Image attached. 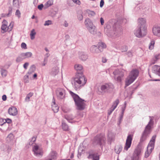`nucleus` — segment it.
I'll list each match as a JSON object with an SVG mask.
<instances>
[{
  "label": "nucleus",
  "instance_id": "obj_1",
  "mask_svg": "<svg viewBox=\"0 0 160 160\" xmlns=\"http://www.w3.org/2000/svg\"><path fill=\"white\" fill-rule=\"evenodd\" d=\"M117 23H115L113 26L110 22L107 23L105 28L104 31L108 36L115 38L121 35L122 33V28L119 26L117 28Z\"/></svg>",
  "mask_w": 160,
  "mask_h": 160
},
{
  "label": "nucleus",
  "instance_id": "obj_2",
  "mask_svg": "<svg viewBox=\"0 0 160 160\" xmlns=\"http://www.w3.org/2000/svg\"><path fill=\"white\" fill-rule=\"evenodd\" d=\"M139 24L137 29L135 31L134 34L138 38H141L146 34V21L143 18H140L138 19Z\"/></svg>",
  "mask_w": 160,
  "mask_h": 160
},
{
  "label": "nucleus",
  "instance_id": "obj_3",
  "mask_svg": "<svg viewBox=\"0 0 160 160\" xmlns=\"http://www.w3.org/2000/svg\"><path fill=\"white\" fill-rule=\"evenodd\" d=\"M69 93L74 99L76 109L80 111L83 110L85 107V103L84 102L85 100L71 91H70Z\"/></svg>",
  "mask_w": 160,
  "mask_h": 160
},
{
  "label": "nucleus",
  "instance_id": "obj_4",
  "mask_svg": "<svg viewBox=\"0 0 160 160\" xmlns=\"http://www.w3.org/2000/svg\"><path fill=\"white\" fill-rule=\"evenodd\" d=\"M87 79L82 73H78L74 78V86L76 90L80 89L81 86L84 85L86 83Z\"/></svg>",
  "mask_w": 160,
  "mask_h": 160
},
{
  "label": "nucleus",
  "instance_id": "obj_5",
  "mask_svg": "<svg viewBox=\"0 0 160 160\" xmlns=\"http://www.w3.org/2000/svg\"><path fill=\"white\" fill-rule=\"evenodd\" d=\"M150 121L148 124L146 126L145 130L142 134L140 138V142H142L145 141L149 137L150 133L151 126L153 124V118L149 116Z\"/></svg>",
  "mask_w": 160,
  "mask_h": 160
},
{
  "label": "nucleus",
  "instance_id": "obj_6",
  "mask_svg": "<svg viewBox=\"0 0 160 160\" xmlns=\"http://www.w3.org/2000/svg\"><path fill=\"white\" fill-rule=\"evenodd\" d=\"M139 73L137 69H133L131 71L129 75L126 79L125 87L128 86L135 81L138 77Z\"/></svg>",
  "mask_w": 160,
  "mask_h": 160
},
{
  "label": "nucleus",
  "instance_id": "obj_7",
  "mask_svg": "<svg viewBox=\"0 0 160 160\" xmlns=\"http://www.w3.org/2000/svg\"><path fill=\"white\" fill-rule=\"evenodd\" d=\"M105 138L104 136L102 134L96 135L92 140V144L94 146H100L102 147L103 144L105 143Z\"/></svg>",
  "mask_w": 160,
  "mask_h": 160
},
{
  "label": "nucleus",
  "instance_id": "obj_8",
  "mask_svg": "<svg viewBox=\"0 0 160 160\" xmlns=\"http://www.w3.org/2000/svg\"><path fill=\"white\" fill-rule=\"evenodd\" d=\"M156 137V135L153 136L150 141L147 147V151L145 153V158H147L149 156L152 150L153 149Z\"/></svg>",
  "mask_w": 160,
  "mask_h": 160
},
{
  "label": "nucleus",
  "instance_id": "obj_9",
  "mask_svg": "<svg viewBox=\"0 0 160 160\" xmlns=\"http://www.w3.org/2000/svg\"><path fill=\"white\" fill-rule=\"evenodd\" d=\"M114 88L113 84L111 83H106L101 85V90L102 92L109 93L112 91Z\"/></svg>",
  "mask_w": 160,
  "mask_h": 160
},
{
  "label": "nucleus",
  "instance_id": "obj_10",
  "mask_svg": "<svg viewBox=\"0 0 160 160\" xmlns=\"http://www.w3.org/2000/svg\"><path fill=\"white\" fill-rule=\"evenodd\" d=\"M32 151L35 156L41 158L43 154V151L42 148H39V146L35 145L33 147Z\"/></svg>",
  "mask_w": 160,
  "mask_h": 160
},
{
  "label": "nucleus",
  "instance_id": "obj_11",
  "mask_svg": "<svg viewBox=\"0 0 160 160\" xmlns=\"http://www.w3.org/2000/svg\"><path fill=\"white\" fill-rule=\"evenodd\" d=\"M32 55V53L30 52L25 53H22L17 58L16 61L18 62L22 61L23 59L31 57Z\"/></svg>",
  "mask_w": 160,
  "mask_h": 160
},
{
  "label": "nucleus",
  "instance_id": "obj_12",
  "mask_svg": "<svg viewBox=\"0 0 160 160\" xmlns=\"http://www.w3.org/2000/svg\"><path fill=\"white\" fill-rule=\"evenodd\" d=\"M56 94L58 99H63L65 98V90L64 89L58 88L56 90Z\"/></svg>",
  "mask_w": 160,
  "mask_h": 160
},
{
  "label": "nucleus",
  "instance_id": "obj_13",
  "mask_svg": "<svg viewBox=\"0 0 160 160\" xmlns=\"http://www.w3.org/2000/svg\"><path fill=\"white\" fill-rule=\"evenodd\" d=\"M132 136L131 134H129L128 136L124 147V150L128 151V148L130 147L132 140Z\"/></svg>",
  "mask_w": 160,
  "mask_h": 160
},
{
  "label": "nucleus",
  "instance_id": "obj_14",
  "mask_svg": "<svg viewBox=\"0 0 160 160\" xmlns=\"http://www.w3.org/2000/svg\"><path fill=\"white\" fill-rule=\"evenodd\" d=\"M141 152V148L139 147L137 148L135 150L132 160H140V156Z\"/></svg>",
  "mask_w": 160,
  "mask_h": 160
},
{
  "label": "nucleus",
  "instance_id": "obj_15",
  "mask_svg": "<svg viewBox=\"0 0 160 160\" xmlns=\"http://www.w3.org/2000/svg\"><path fill=\"white\" fill-rule=\"evenodd\" d=\"M9 114L12 116H15L18 114V111L17 108L14 107L10 108L8 111Z\"/></svg>",
  "mask_w": 160,
  "mask_h": 160
},
{
  "label": "nucleus",
  "instance_id": "obj_16",
  "mask_svg": "<svg viewBox=\"0 0 160 160\" xmlns=\"http://www.w3.org/2000/svg\"><path fill=\"white\" fill-rule=\"evenodd\" d=\"M152 32L154 35L160 37V27L158 25H155L152 28Z\"/></svg>",
  "mask_w": 160,
  "mask_h": 160
},
{
  "label": "nucleus",
  "instance_id": "obj_17",
  "mask_svg": "<svg viewBox=\"0 0 160 160\" xmlns=\"http://www.w3.org/2000/svg\"><path fill=\"white\" fill-rule=\"evenodd\" d=\"M90 52L93 53H98L100 52V51L99 49L98 46L93 45L90 48Z\"/></svg>",
  "mask_w": 160,
  "mask_h": 160
},
{
  "label": "nucleus",
  "instance_id": "obj_18",
  "mask_svg": "<svg viewBox=\"0 0 160 160\" xmlns=\"http://www.w3.org/2000/svg\"><path fill=\"white\" fill-rule=\"evenodd\" d=\"M152 72L160 77V66L155 65L153 66Z\"/></svg>",
  "mask_w": 160,
  "mask_h": 160
},
{
  "label": "nucleus",
  "instance_id": "obj_19",
  "mask_svg": "<svg viewBox=\"0 0 160 160\" xmlns=\"http://www.w3.org/2000/svg\"><path fill=\"white\" fill-rule=\"evenodd\" d=\"M89 32L92 34H95L96 33L97 29L96 27L94 25L87 28Z\"/></svg>",
  "mask_w": 160,
  "mask_h": 160
},
{
  "label": "nucleus",
  "instance_id": "obj_20",
  "mask_svg": "<svg viewBox=\"0 0 160 160\" xmlns=\"http://www.w3.org/2000/svg\"><path fill=\"white\" fill-rule=\"evenodd\" d=\"M79 58L82 61H86L88 58V55L84 52H80L79 53Z\"/></svg>",
  "mask_w": 160,
  "mask_h": 160
},
{
  "label": "nucleus",
  "instance_id": "obj_21",
  "mask_svg": "<svg viewBox=\"0 0 160 160\" xmlns=\"http://www.w3.org/2000/svg\"><path fill=\"white\" fill-rule=\"evenodd\" d=\"M85 25L87 28L93 25L92 22L89 18H87L84 22Z\"/></svg>",
  "mask_w": 160,
  "mask_h": 160
},
{
  "label": "nucleus",
  "instance_id": "obj_22",
  "mask_svg": "<svg viewBox=\"0 0 160 160\" xmlns=\"http://www.w3.org/2000/svg\"><path fill=\"white\" fill-rule=\"evenodd\" d=\"M59 72V68L57 67H55L52 68L51 74L53 76H55L57 75Z\"/></svg>",
  "mask_w": 160,
  "mask_h": 160
},
{
  "label": "nucleus",
  "instance_id": "obj_23",
  "mask_svg": "<svg viewBox=\"0 0 160 160\" xmlns=\"http://www.w3.org/2000/svg\"><path fill=\"white\" fill-rule=\"evenodd\" d=\"M52 108L54 112H57L58 111L59 107L56 104L54 100L52 102Z\"/></svg>",
  "mask_w": 160,
  "mask_h": 160
},
{
  "label": "nucleus",
  "instance_id": "obj_24",
  "mask_svg": "<svg viewBox=\"0 0 160 160\" xmlns=\"http://www.w3.org/2000/svg\"><path fill=\"white\" fill-rule=\"evenodd\" d=\"M122 146L120 145H118L115 146L114 151L117 154H119L122 151Z\"/></svg>",
  "mask_w": 160,
  "mask_h": 160
},
{
  "label": "nucleus",
  "instance_id": "obj_25",
  "mask_svg": "<svg viewBox=\"0 0 160 160\" xmlns=\"http://www.w3.org/2000/svg\"><path fill=\"white\" fill-rule=\"evenodd\" d=\"M53 0H49L45 4L44 7V9H46L48 7L52 5L53 4Z\"/></svg>",
  "mask_w": 160,
  "mask_h": 160
},
{
  "label": "nucleus",
  "instance_id": "obj_26",
  "mask_svg": "<svg viewBox=\"0 0 160 160\" xmlns=\"http://www.w3.org/2000/svg\"><path fill=\"white\" fill-rule=\"evenodd\" d=\"M98 47L99 49L101 50L100 51V52H102L103 50V49L105 48L106 47V46L105 44L103 42H101L98 45Z\"/></svg>",
  "mask_w": 160,
  "mask_h": 160
},
{
  "label": "nucleus",
  "instance_id": "obj_27",
  "mask_svg": "<svg viewBox=\"0 0 160 160\" xmlns=\"http://www.w3.org/2000/svg\"><path fill=\"white\" fill-rule=\"evenodd\" d=\"M2 23L3 24L2 25L1 29L2 30L6 31L8 27L7 25V22L4 20L3 21Z\"/></svg>",
  "mask_w": 160,
  "mask_h": 160
},
{
  "label": "nucleus",
  "instance_id": "obj_28",
  "mask_svg": "<svg viewBox=\"0 0 160 160\" xmlns=\"http://www.w3.org/2000/svg\"><path fill=\"white\" fill-rule=\"evenodd\" d=\"M19 0H13V7L18 8L19 7Z\"/></svg>",
  "mask_w": 160,
  "mask_h": 160
},
{
  "label": "nucleus",
  "instance_id": "obj_29",
  "mask_svg": "<svg viewBox=\"0 0 160 160\" xmlns=\"http://www.w3.org/2000/svg\"><path fill=\"white\" fill-rule=\"evenodd\" d=\"M65 118L67 119L69 122H72L70 121L72 120L74 118V117L72 115H67L65 116Z\"/></svg>",
  "mask_w": 160,
  "mask_h": 160
},
{
  "label": "nucleus",
  "instance_id": "obj_30",
  "mask_svg": "<svg viewBox=\"0 0 160 160\" xmlns=\"http://www.w3.org/2000/svg\"><path fill=\"white\" fill-rule=\"evenodd\" d=\"M62 127L63 130L64 131H67L69 130L68 125L65 122L62 123Z\"/></svg>",
  "mask_w": 160,
  "mask_h": 160
},
{
  "label": "nucleus",
  "instance_id": "obj_31",
  "mask_svg": "<svg viewBox=\"0 0 160 160\" xmlns=\"http://www.w3.org/2000/svg\"><path fill=\"white\" fill-rule=\"evenodd\" d=\"M36 70V67L34 65H32L28 72V73L31 74L34 72Z\"/></svg>",
  "mask_w": 160,
  "mask_h": 160
},
{
  "label": "nucleus",
  "instance_id": "obj_32",
  "mask_svg": "<svg viewBox=\"0 0 160 160\" xmlns=\"http://www.w3.org/2000/svg\"><path fill=\"white\" fill-rule=\"evenodd\" d=\"M36 34V32H35V30L34 29H32L30 33V36L31 39V40H33L35 38V35Z\"/></svg>",
  "mask_w": 160,
  "mask_h": 160
},
{
  "label": "nucleus",
  "instance_id": "obj_33",
  "mask_svg": "<svg viewBox=\"0 0 160 160\" xmlns=\"http://www.w3.org/2000/svg\"><path fill=\"white\" fill-rule=\"evenodd\" d=\"M74 68L77 71H80L82 69V67L81 65L77 64L75 65Z\"/></svg>",
  "mask_w": 160,
  "mask_h": 160
},
{
  "label": "nucleus",
  "instance_id": "obj_34",
  "mask_svg": "<svg viewBox=\"0 0 160 160\" xmlns=\"http://www.w3.org/2000/svg\"><path fill=\"white\" fill-rule=\"evenodd\" d=\"M87 12L89 16H94L96 15V13L93 11H91L89 10L87 11Z\"/></svg>",
  "mask_w": 160,
  "mask_h": 160
},
{
  "label": "nucleus",
  "instance_id": "obj_35",
  "mask_svg": "<svg viewBox=\"0 0 160 160\" xmlns=\"http://www.w3.org/2000/svg\"><path fill=\"white\" fill-rule=\"evenodd\" d=\"M33 93L32 92H30L28 94L25 98V100L27 102H29V101L30 98L33 95Z\"/></svg>",
  "mask_w": 160,
  "mask_h": 160
},
{
  "label": "nucleus",
  "instance_id": "obj_36",
  "mask_svg": "<svg viewBox=\"0 0 160 160\" xmlns=\"http://www.w3.org/2000/svg\"><path fill=\"white\" fill-rule=\"evenodd\" d=\"M119 101L118 99H117L113 102V105L112 106V107L115 109L117 107V105L119 104Z\"/></svg>",
  "mask_w": 160,
  "mask_h": 160
},
{
  "label": "nucleus",
  "instance_id": "obj_37",
  "mask_svg": "<svg viewBox=\"0 0 160 160\" xmlns=\"http://www.w3.org/2000/svg\"><path fill=\"white\" fill-rule=\"evenodd\" d=\"M154 41L153 40L151 41L149 44V48L150 50L153 49L154 46Z\"/></svg>",
  "mask_w": 160,
  "mask_h": 160
},
{
  "label": "nucleus",
  "instance_id": "obj_38",
  "mask_svg": "<svg viewBox=\"0 0 160 160\" xmlns=\"http://www.w3.org/2000/svg\"><path fill=\"white\" fill-rule=\"evenodd\" d=\"M1 75L3 77H6L7 74V71L3 69H1Z\"/></svg>",
  "mask_w": 160,
  "mask_h": 160
},
{
  "label": "nucleus",
  "instance_id": "obj_39",
  "mask_svg": "<svg viewBox=\"0 0 160 160\" xmlns=\"http://www.w3.org/2000/svg\"><path fill=\"white\" fill-rule=\"evenodd\" d=\"M93 160H99V156L97 154H94L92 155Z\"/></svg>",
  "mask_w": 160,
  "mask_h": 160
},
{
  "label": "nucleus",
  "instance_id": "obj_40",
  "mask_svg": "<svg viewBox=\"0 0 160 160\" xmlns=\"http://www.w3.org/2000/svg\"><path fill=\"white\" fill-rule=\"evenodd\" d=\"M12 12V8L11 7H10L8 9V12L7 13V17H9L11 15Z\"/></svg>",
  "mask_w": 160,
  "mask_h": 160
},
{
  "label": "nucleus",
  "instance_id": "obj_41",
  "mask_svg": "<svg viewBox=\"0 0 160 160\" xmlns=\"http://www.w3.org/2000/svg\"><path fill=\"white\" fill-rule=\"evenodd\" d=\"M120 73V71L119 70H116L113 72V74L114 76H116L118 75Z\"/></svg>",
  "mask_w": 160,
  "mask_h": 160
},
{
  "label": "nucleus",
  "instance_id": "obj_42",
  "mask_svg": "<svg viewBox=\"0 0 160 160\" xmlns=\"http://www.w3.org/2000/svg\"><path fill=\"white\" fill-rule=\"evenodd\" d=\"M52 24V21L51 20H48V21H46L45 22V23L44 24V25L46 26H48Z\"/></svg>",
  "mask_w": 160,
  "mask_h": 160
},
{
  "label": "nucleus",
  "instance_id": "obj_43",
  "mask_svg": "<svg viewBox=\"0 0 160 160\" xmlns=\"http://www.w3.org/2000/svg\"><path fill=\"white\" fill-rule=\"evenodd\" d=\"M108 140L110 141H111L113 140V137L112 136V134L111 133H109L108 135Z\"/></svg>",
  "mask_w": 160,
  "mask_h": 160
},
{
  "label": "nucleus",
  "instance_id": "obj_44",
  "mask_svg": "<svg viewBox=\"0 0 160 160\" xmlns=\"http://www.w3.org/2000/svg\"><path fill=\"white\" fill-rule=\"evenodd\" d=\"M122 78L120 76H118L117 77H116V76L114 77V79L116 80L118 82H120L122 80Z\"/></svg>",
  "mask_w": 160,
  "mask_h": 160
},
{
  "label": "nucleus",
  "instance_id": "obj_45",
  "mask_svg": "<svg viewBox=\"0 0 160 160\" xmlns=\"http://www.w3.org/2000/svg\"><path fill=\"white\" fill-rule=\"evenodd\" d=\"M16 15L19 18L20 17L21 13L20 11L18 9L16 10L15 12Z\"/></svg>",
  "mask_w": 160,
  "mask_h": 160
},
{
  "label": "nucleus",
  "instance_id": "obj_46",
  "mask_svg": "<svg viewBox=\"0 0 160 160\" xmlns=\"http://www.w3.org/2000/svg\"><path fill=\"white\" fill-rule=\"evenodd\" d=\"M5 124L7 122L8 123H10L12 122V120L11 119L8 118L7 119H4Z\"/></svg>",
  "mask_w": 160,
  "mask_h": 160
},
{
  "label": "nucleus",
  "instance_id": "obj_47",
  "mask_svg": "<svg viewBox=\"0 0 160 160\" xmlns=\"http://www.w3.org/2000/svg\"><path fill=\"white\" fill-rule=\"evenodd\" d=\"M21 47L22 48H24V49L27 48L26 44L24 42H22V43Z\"/></svg>",
  "mask_w": 160,
  "mask_h": 160
},
{
  "label": "nucleus",
  "instance_id": "obj_48",
  "mask_svg": "<svg viewBox=\"0 0 160 160\" xmlns=\"http://www.w3.org/2000/svg\"><path fill=\"white\" fill-rule=\"evenodd\" d=\"M72 1L77 4L79 5L81 4V2L79 0H72Z\"/></svg>",
  "mask_w": 160,
  "mask_h": 160
},
{
  "label": "nucleus",
  "instance_id": "obj_49",
  "mask_svg": "<svg viewBox=\"0 0 160 160\" xmlns=\"http://www.w3.org/2000/svg\"><path fill=\"white\" fill-rule=\"evenodd\" d=\"M123 115L121 114L120 116L119 117V123H118V124H119L121 122L122 119L123 118Z\"/></svg>",
  "mask_w": 160,
  "mask_h": 160
},
{
  "label": "nucleus",
  "instance_id": "obj_50",
  "mask_svg": "<svg viewBox=\"0 0 160 160\" xmlns=\"http://www.w3.org/2000/svg\"><path fill=\"white\" fill-rule=\"evenodd\" d=\"M44 6H43V4H41L39 5H38V8L40 10H41L42 9V8H44Z\"/></svg>",
  "mask_w": 160,
  "mask_h": 160
},
{
  "label": "nucleus",
  "instance_id": "obj_51",
  "mask_svg": "<svg viewBox=\"0 0 160 160\" xmlns=\"http://www.w3.org/2000/svg\"><path fill=\"white\" fill-rule=\"evenodd\" d=\"M126 54V55H128L129 57H131L132 56V52L130 51L127 52Z\"/></svg>",
  "mask_w": 160,
  "mask_h": 160
},
{
  "label": "nucleus",
  "instance_id": "obj_52",
  "mask_svg": "<svg viewBox=\"0 0 160 160\" xmlns=\"http://www.w3.org/2000/svg\"><path fill=\"white\" fill-rule=\"evenodd\" d=\"M78 17L79 20H82L83 19V16L82 14H78Z\"/></svg>",
  "mask_w": 160,
  "mask_h": 160
},
{
  "label": "nucleus",
  "instance_id": "obj_53",
  "mask_svg": "<svg viewBox=\"0 0 160 160\" xmlns=\"http://www.w3.org/2000/svg\"><path fill=\"white\" fill-rule=\"evenodd\" d=\"M4 122V119H3L2 118L0 119V125L2 126L4 124L5 122Z\"/></svg>",
  "mask_w": 160,
  "mask_h": 160
},
{
  "label": "nucleus",
  "instance_id": "obj_54",
  "mask_svg": "<svg viewBox=\"0 0 160 160\" xmlns=\"http://www.w3.org/2000/svg\"><path fill=\"white\" fill-rule=\"evenodd\" d=\"M122 48V52H125L127 51L128 48L126 46H124Z\"/></svg>",
  "mask_w": 160,
  "mask_h": 160
},
{
  "label": "nucleus",
  "instance_id": "obj_55",
  "mask_svg": "<svg viewBox=\"0 0 160 160\" xmlns=\"http://www.w3.org/2000/svg\"><path fill=\"white\" fill-rule=\"evenodd\" d=\"M28 65L29 63L28 62H26L23 65V67L25 69H27Z\"/></svg>",
  "mask_w": 160,
  "mask_h": 160
},
{
  "label": "nucleus",
  "instance_id": "obj_56",
  "mask_svg": "<svg viewBox=\"0 0 160 160\" xmlns=\"http://www.w3.org/2000/svg\"><path fill=\"white\" fill-rule=\"evenodd\" d=\"M104 4V1L103 0H101L100 2V6L101 8H102Z\"/></svg>",
  "mask_w": 160,
  "mask_h": 160
},
{
  "label": "nucleus",
  "instance_id": "obj_57",
  "mask_svg": "<svg viewBox=\"0 0 160 160\" xmlns=\"http://www.w3.org/2000/svg\"><path fill=\"white\" fill-rule=\"evenodd\" d=\"M126 109V106L122 108V113L121 114L123 115L124 111Z\"/></svg>",
  "mask_w": 160,
  "mask_h": 160
},
{
  "label": "nucleus",
  "instance_id": "obj_58",
  "mask_svg": "<svg viewBox=\"0 0 160 160\" xmlns=\"http://www.w3.org/2000/svg\"><path fill=\"white\" fill-rule=\"evenodd\" d=\"M100 22L102 25H103L104 24V20L102 18H100Z\"/></svg>",
  "mask_w": 160,
  "mask_h": 160
},
{
  "label": "nucleus",
  "instance_id": "obj_59",
  "mask_svg": "<svg viewBox=\"0 0 160 160\" xmlns=\"http://www.w3.org/2000/svg\"><path fill=\"white\" fill-rule=\"evenodd\" d=\"M124 72L122 71H120V73L119 74V76H121V77L122 78L124 76Z\"/></svg>",
  "mask_w": 160,
  "mask_h": 160
},
{
  "label": "nucleus",
  "instance_id": "obj_60",
  "mask_svg": "<svg viewBox=\"0 0 160 160\" xmlns=\"http://www.w3.org/2000/svg\"><path fill=\"white\" fill-rule=\"evenodd\" d=\"M2 99L3 101H5L7 99V96L6 95H4L2 96Z\"/></svg>",
  "mask_w": 160,
  "mask_h": 160
},
{
  "label": "nucleus",
  "instance_id": "obj_61",
  "mask_svg": "<svg viewBox=\"0 0 160 160\" xmlns=\"http://www.w3.org/2000/svg\"><path fill=\"white\" fill-rule=\"evenodd\" d=\"M13 27V25H11V23L9 25L8 27V29H10V30H11V29H12Z\"/></svg>",
  "mask_w": 160,
  "mask_h": 160
},
{
  "label": "nucleus",
  "instance_id": "obj_62",
  "mask_svg": "<svg viewBox=\"0 0 160 160\" xmlns=\"http://www.w3.org/2000/svg\"><path fill=\"white\" fill-rule=\"evenodd\" d=\"M107 60L106 58L103 57L102 58V62L103 63H105L106 62Z\"/></svg>",
  "mask_w": 160,
  "mask_h": 160
},
{
  "label": "nucleus",
  "instance_id": "obj_63",
  "mask_svg": "<svg viewBox=\"0 0 160 160\" xmlns=\"http://www.w3.org/2000/svg\"><path fill=\"white\" fill-rule=\"evenodd\" d=\"M158 56L157 55H156L155 56V60L154 62H152V64H154L155 63V62L158 59Z\"/></svg>",
  "mask_w": 160,
  "mask_h": 160
},
{
  "label": "nucleus",
  "instance_id": "obj_64",
  "mask_svg": "<svg viewBox=\"0 0 160 160\" xmlns=\"http://www.w3.org/2000/svg\"><path fill=\"white\" fill-rule=\"evenodd\" d=\"M7 14L2 13L1 14V17H7Z\"/></svg>",
  "mask_w": 160,
  "mask_h": 160
}]
</instances>
